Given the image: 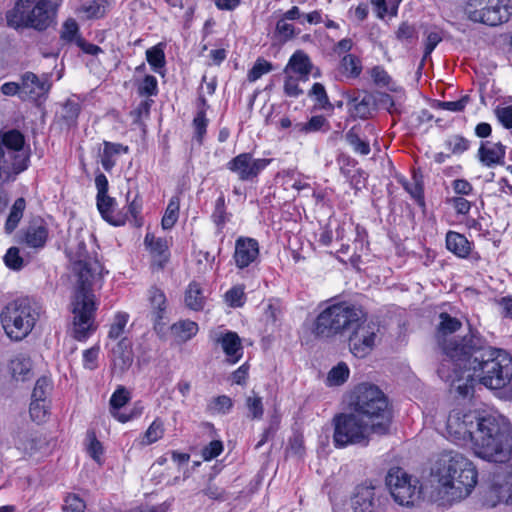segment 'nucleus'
<instances>
[{"mask_svg":"<svg viewBox=\"0 0 512 512\" xmlns=\"http://www.w3.org/2000/svg\"><path fill=\"white\" fill-rule=\"evenodd\" d=\"M445 351L447 359L441 362L437 372L459 395L468 396L477 380L512 398V356L508 352L492 347L474 331L462 340L446 344Z\"/></svg>","mask_w":512,"mask_h":512,"instance_id":"nucleus-1","label":"nucleus"},{"mask_svg":"<svg viewBox=\"0 0 512 512\" xmlns=\"http://www.w3.org/2000/svg\"><path fill=\"white\" fill-rule=\"evenodd\" d=\"M312 332L321 338L348 336L350 352L357 358L369 355L380 340V326L368 320L361 306L339 302L327 306L314 320Z\"/></svg>","mask_w":512,"mask_h":512,"instance_id":"nucleus-2","label":"nucleus"},{"mask_svg":"<svg viewBox=\"0 0 512 512\" xmlns=\"http://www.w3.org/2000/svg\"><path fill=\"white\" fill-rule=\"evenodd\" d=\"M71 269L76 277L72 298V313L74 315V338L82 341L93 330L94 312L96 310L94 290L101 288L103 282V267L92 257L84 242L80 241L75 247L67 249Z\"/></svg>","mask_w":512,"mask_h":512,"instance_id":"nucleus-3","label":"nucleus"},{"mask_svg":"<svg viewBox=\"0 0 512 512\" xmlns=\"http://www.w3.org/2000/svg\"><path fill=\"white\" fill-rule=\"evenodd\" d=\"M437 483V497L442 503H453L468 497L478 481L474 464L458 452L443 453L432 468Z\"/></svg>","mask_w":512,"mask_h":512,"instance_id":"nucleus-4","label":"nucleus"},{"mask_svg":"<svg viewBox=\"0 0 512 512\" xmlns=\"http://www.w3.org/2000/svg\"><path fill=\"white\" fill-rule=\"evenodd\" d=\"M471 447L483 460L509 462L512 460V425L500 414H483Z\"/></svg>","mask_w":512,"mask_h":512,"instance_id":"nucleus-5","label":"nucleus"},{"mask_svg":"<svg viewBox=\"0 0 512 512\" xmlns=\"http://www.w3.org/2000/svg\"><path fill=\"white\" fill-rule=\"evenodd\" d=\"M42 313L41 304L32 298H19L9 303L1 312V323L12 340L27 337Z\"/></svg>","mask_w":512,"mask_h":512,"instance_id":"nucleus-6","label":"nucleus"},{"mask_svg":"<svg viewBox=\"0 0 512 512\" xmlns=\"http://www.w3.org/2000/svg\"><path fill=\"white\" fill-rule=\"evenodd\" d=\"M61 2L62 0H18L15 7L7 13V23L13 28L45 30L54 22Z\"/></svg>","mask_w":512,"mask_h":512,"instance_id":"nucleus-7","label":"nucleus"},{"mask_svg":"<svg viewBox=\"0 0 512 512\" xmlns=\"http://www.w3.org/2000/svg\"><path fill=\"white\" fill-rule=\"evenodd\" d=\"M333 425V442L338 448L367 442L373 433L378 435L386 433L384 422L372 423L352 410L334 416Z\"/></svg>","mask_w":512,"mask_h":512,"instance_id":"nucleus-8","label":"nucleus"},{"mask_svg":"<svg viewBox=\"0 0 512 512\" xmlns=\"http://www.w3.org/2000/svg\"><path fill=\"white\" fill-rule=\"evenodd\" d=\"M349 409L372 423L384 422L386 432L390 424L388 401L378 386L370 383L357 385L350 393Z\"/></svg>","mask_w":512,"mask_h":512,"instance_id":"nucleus-9","label":"nucleus"},{"mask_svg":"<svg viewBox=\"0 0 512 512\" xmlns=\"http://www.w3.org/2000/svg\"><path fill=\"white\" fill-rule=\"evenodd\" d=\"M24 136L17 130L0 134V182L14 180L27 169L29 155L24 149Z\"/></svg>","mask_w":512,"mask_h":512,"instance_id":"nucleus-10","label":"nucleus"},{"mask_svg":"<svg viewBox=\"0 0 512 512\" xmlns=\"http://www.w3.org/2000/svg\"><path fill=\"white\" fill-rule=\"evenodd\" d=\"M386 486L394 502L403 507H414L422 497L420 481L400 467L391 468L386 475Z\"/></svg>","mask_w":512,"mask_h":512,"instance_id":"nucleus-11","label":"nucleus"},{"mask_svg":"<svg viewBox=\"0 0 512 512\" xmlns=\"http://www.w3.org/2000/svg\"><path fill=\"white\" fill-rule=\"evenodd\" d=\"M465 11L471 21L488 26L502 24L512 14L508 0H469Z\"/></svg>","mask_w":512,"mask_h":512,"instance_id":"nucleus-12","label":"nucleus"},{"mask_svg":"<svg viewBox=\"0 0 512 512\" xmlns=\"http://www.w3.org/2000/svg\"><path fill=\"white\" fill-rule=\"evenodd\" d=\"M482 414L474 411H464L461 409L452 410L447 418L446 430L448 436L456 442L471 443L474 441V432H476Z\"/></svg>","mask_w":512,"mask_h":512,"instance_id":"nucleus-13","label":"nucleus"},{"mask_svg":"<svg viewBox=\"0 0 512 512\" xmlns=\"http://www.w3.org/2000/svg\"><path fill=\"white\" fill-rule=\"evenodd\" d=\"M271 162V159L254 158L250 153H241L227 162L226 167L241 181H252Z\"/></svg>","mask_w":512,"mask_h":512,"instance_id":"nucleus-14","label":"nucleus"},{"mask_svg":"<svg viewBox=\"0 0 512 512\" xmlns=\"http://www.w3.org/2000/svg\"><path fill=\"white\" fill-rule=\"evenodd\" d=\"M21 99L22 100H37L49 92L51 83L49 77L43 75L38 77L33 72H26L21 76Z\"/></svg>","mask_w":512,"mask_h":512,"instance_id":"nucleus-15","label":"nucleus"},{"mask_svg":"<svg viewBox=\"0 0 512 512\" xmlns=\"http://www.w3.org/2000/svg\"><path fill=\"white\" fill-rule=\"evenodd\" d=\"M380 505L378 489L371 484H361L355 489L352 498L354 512H376Z\"/></svg>","mask_w":512,"mask_h":512,"instance_id":"nucleus-16","label":"nucleus"},{"mask_svg":"<svg viewBox=\"0 0 512 512\" xmlns=\"http://www.w3.org/2000/svg\"><path fill=\"white\" fill-rule=\"evenodd\" d=\"M499 503L512 505V473L507 475L502 483L494 482L483 496V504L494 508Z\"/></svg>","mask_w":512,"mask_h":512,"instance_id":"nucleus-17","label":"nucleus"},{"mask_svg":"<svg viewBox=\"0 0 512 512\" xmlns=\"http://www.w3.org/2000/svg\"><path fill=\"white\" fill-rule=\"evenodd\" d=\"M259 256V244L253 238L240 237L235 242L234 261L238 268L244 269L255 262Z\"/></svg>","mask_w":512,"mask_h":512,"instance_id":"nucleus-18","label":"nucleus"},{"mask_svg":"<svg viewBox=\"0 0 512 512\" xmlns=\"http://www.w3.org/2000/svg\"><path fill=\"white\" fill-rule=\"evenodd\" d=\"M506 146L501 142H481L477 152L480 163L488 168L502 166L505 163Z\"/></svg>","mask_w":512,"mask_h":512,"instance_id":"nucleus-19","label":"nucleus"},{"mask_svg":"<svg viewBox=\"0 0 512 512\" xmlns=\"http://www.w3.org/2000/svg\"><path fill=\"white\" fill-rule=\"evenodd\" d=\"M461 326H462V323L458 318L452 317L451 315H449L446 312L440 313L439 323L437 325L436 337H437L438 344L440 345V347L445 355H446V351H445L446 344H449L453 341L462 340L466 336V335H464L463 337H460V338H455V337L448 338L449 335L457 332L461 328Z\"/></svg>","mask_w":512,"mask_h":512,"instance_id":"nucleus-20","label":"nucleus"},{"mask_svg":"<svg viewBox=\"0 0 512 512\" xmlns=\"http://www.w3.org/2000/svg\"><path fill=\"white\" fill-rule=\"evenodd\" d=\"M213 340L221 346L228 363L235 364L241 359L243 355V347L241 339L237 333L232 331L220 333L217 334Z\"/></svg>","mask_w":512,"mask_h":512,"instance_id":"nucleus-21","label":"nucleus"},{"mask_svg":"<svg viewBox=\"0 0 512 512\" xmlns=\"http://www.w3.org/2000/svg\"><path fill=\"white\" fill-rule=\"evenodd\" d=\"M113 374L121 377L133 363V352L128 340H120L112 349Z\"/></svg>","mask_w":512,"mask_h":512,"instance_id":"nucleus-22","label":"nucleus"},{"mask_svg":"<svg viewBox=\"0 0 512 512\" xmlns=\"http://www.w3.org/2000/svg\"><path fill=\"white\" fill-rule=\"evenodd\" d=\"M313 69V64L309 56L302 50H297L289 59L284 68L285 74L294 73L303 81L308 80V76Z\"/></svg>","mask_w":512,"mask_h":512,"instance_id":"nucleus-23","label":"nucleus"},{"mask_svg":"<svg viewBox=\"0 0 512 512\" xmlns=\"http://www.w3.org/2000/svg\"><path fill=\"white\" fill-rule=\"evenodd\" d=\"M115 205V199L108 195L97 197V208L103 219L114 226L124 225L126 216L116 212Z\"/></svg>","mask_w":512,"mask_h":512,"instance_id":"nucleus-24","label":"nucleus"},{"mask_svg":"<svg viewBox=\"0 0 512 512\" xmlns=\"http://www.w3.org/2000/svg\"><path fill=\"white\" fill-rule=\"evenodd\" d=\"M48 238V229L46 224L40 221H34L25 229L23 241L32 248H41L45 245Z\"/></svg>","mask_w":512,"mask_h":512,"instance_id":"nucleus-25","label":"nucleus"},{"mask_svg":"<svg viewBox=\"0 0 512 512\" xmlns=\"http://www.w3.org/2000/svg\"><path fill=\"white\" fill-rule=\"evenodd\" d=\"M13 442L15 448L24 456L33 455L39 449L40 443L37 435L27 429L18 430L13 437Z\"/></svg>","mask_w":512,"mask_h":512,"instance_id":"nucleus-26","label":"nucleus"},{"mask_svg":"<svg viewBox=\"0 0 512 512\" xmlns=\"http://www.w3.org/2000/svg\"><path fill=\"white\" fill-rule=\"evenodd\" d=\"M446 248L459 258H467L472 250L471 242L455 231H448L445 238Z\"/></svg>","mask_w":512,"mask_h":512,"instance_id":"nucleus-27","label":"nucleus"},{"mask_svg":"<svg viewBox=\"0 0 512 512\" xmlns=\"http://www.w3.org/2000/svg\"><path fill=\"white\" fill-rule=\"evenodd\" d=\"M9 371L15 381L24 382L32 377V363L25 354H18L9 363Z\"/></svg>","mask_w":512,"mask_h":512,"instance_id":"nucleus-28","label":"nucleus"},{"mask_svg":"<svg viewBox=\"0 0 512 512\" xmlns=\"http://www.w3.org/2000/svg\"><path fill=\"white\" fill-rule=\"evenodd\" d=\"M148 300L151 306L152 320L156 328L164 318L166 312V296L162 290L152 287L148 292Z\"/></svg>","mask_w":512,"mask_h":512,"instance_id":"nucleus-29","label":"nucleus"},{"mask_svg":"<svg viewBox=\"0 0 512 512\" xmlns=\"http://www.w3.org/2000/svg\"><path fill=\"white\" fill-rule=\"evenodd\" d=\"M107 7V0H93L82 4L78 12L87 20L100 19L107 13Z\"/></svg>","mask_w":512,"mask_h":512,"instance_id":"nucleus-30","label":"nucleus"},{"mask_svg":"<svg viewBox=\"0 0 512 512\" xmlns=\"http://www.w3.org/2000/svg\"><path fill=\"white\" fill-rule=\"evenodd\" d=\"M172 334L181 342H186L198 332V324L191 320H180L171 326Z\"/></svg>","mask_w":512,"mask_h":512,"instance_id":"nucleus-31","label":"nucleus"},{"mask_svg":"<svg viewBox=\"0 0 512 512\" xmlns=\"http://www.w3.org/2000/svg\"><path fill=\"white\" fill-rule=\"evenodd\" d=\"M165 433L164 423L160 418H156L144 432L140 444L142 446L151 445L162 439Z\"/></svg>","mask_w":512,"mask_h":512,"instance_id":"nucleus-32","label":"nucleus"},{"mask_svg":"<svg viewBox=\"0 0 512 512\" xmlns=\"http://www.w3.org/2000/svg\"><path fill=\"white\" fill-rule=\"evenodd\" d=\"M26 207L25 199L20 197L15 200L11 207L10 213L5 223V229L8 233H11L18 226Z\"/></svg>","mask_w":512,"mask_h":512,"instance_id":"nucleus-33","label":"nucleus"},{"mask_svg":"<svg viewBox=\"0 0 512 512\" xmlns=\"http://www.w3.org/2000/svg\"><path fill=\"white\" fill-rule=\"evenodd\" d=\"M185 303L188 308L199 311L204 307V297L197 283H190L185 293Z\"/></svg>","mask_w":512,"mask_h":512,"instance_id":"nucleus-34","label":"nucleus"},{"mask_svg":"<svg viewBox=\"0 0 512 512\" xmlns=\"http://www.w3.org/2000/svg\"><path fill=\"white\" fill-rule=\"evenodd\" d=\"M350 370L346 363L340 362L333 367L326 378V384L330 387L340 386L349 378Z\"/></svg>","mask_w":512,"mask_h":512,"instance_id":"nucleus-35","label":"nucleus"},{"mask_svg":"<svg viewBox=\"0 0 512 512\" xmlns=\"http://www.w3.org/2000/svg\"><path fill=\"white\" fill-rule=\"evenodd\" d=\"M180 208V199L178 196H173L167 205L166 211L161 221L163 229H171L178 220Z\"/></svg>","mask_w":512,"mask_h":512,"instance_id":"nucleus-36","label":"nucleus"},{"mask_svg":"<svg viewBox=\"0 0 512 512\" xmlns=\"http://www.w3.org/2000/svg\"><path fill=\"white\" fill-rule=\"evenodd\" d=\"M378 18L396 16L401 0H370Z\"/></svg>","mask_w":512,"mask_h":512,"instance_id":"nucleus-37","label":"nucleus"},{"mask_svg":"<svg viewBox=\"0 0 512 512\" xmlns=\"http://www.w3.org/2000/svg\"><path fill=\"white\" fill-rule=\"evenodd\" d=\"M343 74L350 78H357L362 71L361 61L352 54L345 55L340 62Z\"/></svg>","mask_w":512,"mask_h":512,"instance_id":"nucleus-38","label":"nucleus"},{"mask_svg":"<svg viewBox=\"0 0 512 512\" xmlns=\"http://www.w3.org/2000/svg\"><path fill=\"white\" fill-rule=\"evenodd\" d=\"M370 75L377 86L387 87L394 92L401 90V88L392 81L389 74L381 66L373 67L370 71Z\"/></svg>","mask_w":512,"mask_h":512,"instance_id":"nucleus-39","label":"nucleus"},{"mask_svg":"<svg viewBox=\"0 0 512 512\" xmlns=\"http://www.w3.org/2000/svg\"><path fill=\"white\" fill-rule=\"evenodd\" d=\"M245 405L249 411V417L251 419H261L264 414V407L262 397L259 396L254 390L251 394L246 397Z\"/></svg>","mask_w":512,"mask_h":512,"instance_id":"nucleus-40","label":"nucleus"},{"mask_svg":"<svg viewBox=\"0 0 512 512\" xmlns=\"http://www.w3.org/2000/svg\"><path fill=\"white\" fill-rule=\"evenodd\" d=\"M146 59L155 72H159L165 65V54L162 44H158L146 51Z\"/></svg>","mask_w":512,"mask_h":512,"instance_id":"nucleus-41","label":"nucleus"},{"mask_svg":"<svg viewBox=\"0 0 512 512\" xmlns=\"http://www.w3.org/2000/svg\"><path fill=\"white\" fill-rule=\"evenodd\" d=\"M353 114L356 117L366 119L371 115V110L374 105V99L371 95H365L362 99L353 100Z\"/></svg>","mask_w":512,"mask_h":512,"instance_id":"nucleus-42","label":"nucleus"},{"mask_svg":"<svg viewBox=\"0 0 512 512\" xmlns=\"http://www.w3.org/2000/svg\"><path fill=\"white\" fill-rule=\"evenodd\" d=\"M345 138L349 145L353 148L354 152L360 155H368L370 153L369 143L360 139L353 128L346 133Z\"/></svg>","mask_w":512,"mask_h":512,"instance_id":"nucleus-43","label":"nucleus"},{"mask_svg":"<svg viewBox=\"0 0 512 512\" xmlns=\"http://www.w3.org/2000/svg\"><path fill=\"white\" fill-rule=\"evenodd\" d=\"M309 97L313 98L316 105L321 109L332 108V104L329 101L325 87L321 83H314L311 90L308 93Z\"/></svg>","mask_w":512,"mask_h":512,"instance_id":"nucleus-44","label":"nucleus"},{"mask_svg":"<svg viewBox=\"0 0 512 512\" xmlns=\"http://www.w3.org/2000/svg\"><path fill=\"white\" fill-rule=\"evenodd\" d=\"M48 401L32 399L29 413L33 421L37 423L44 422L48 415Z\"/></svg>","mask_w":512,"mask_h":512,"instance_id":"nucleus-45","label":"nucleus"},{"mask_svg":"<svg viewBox=\"0 0 512 512\" xmlns=\"http://www.w3.org/2000/svg\"><path fill=\"white\" fill-rule=\"evenodd\" d=\"M287 21L284 17H281L275 27V35L283 42H287L297 35L294 25Z\"/></svg>","mask_w":512,"mask_h":512,"instance_id":"nucleus-46","label":"nucleus"},{"mask_svg":"<svg viewBox=\"0 0 512 512\" xmlns=\"http://www.w3.org/2000/svg\"><path fill=\"white\" fill-rule=\"evenodd\" d=\"M52 390V382L47 377H41L36 381L32 392V399L48 401V396Z\"/></svg>","mask_w":512,"mask_h":512,"instance_id":"nucleus-47","label":"nucleus"},{"mask_svg":"<svg viewBox=\"0 0 512 512\" xmlns=\"http://www.w3.org/2000/svg\"><path fill=\"white\" fill-rule=\"evenodd\" d=\"M470 102L471 97L466 94L456 101H437L436 107L451 112H462Z\"/></svg>","mask_w":512,"mask_h":512,"instance_id":"nucleus-48","label":"nucleus"},{"mask_svg":"<svg viewBox=\"0 0 512 512\" xmlns=\"http://www.w3.org/2000/svg\"><path fill=\"white\" fill-rule=\"evenodd\" d=\"M130 398V392L124 386H119L110 398V410H120Z\"/></svg>","mask_w":512,"mask_h":512,"instance_id":"nucleus-49","label":"nucleus"},{"mask_svg":"<svg viewBox=\"0 0 512 512\" xmlns=\"http://www.w3.org/2000/svg\"><path fill=\"white\" fill-rule=\"evenodd\" d=\"M87 452L91 456L93 460H95L97 463H101V456L103 454V446L101 442L96 438V435L94 432H88L87 433Z\"/></svg>","mask_w":512,"mask_h":512,"instance_id":"nucleus-50","label":"nucleus"},{"mask_svg":"<svg viewBox=\"0 0 512 512\" xmlns=\"http://www.w3.org/2000/svg\"><path fill=\"white\" fill-rule=\"evenodd\" d=\"M80 106L78 103L73 101H67L61 110V118L66 122L68 126L73 125L79 115Z\"/></svg>","mask_w":512,"mask_h":512,"instance_id":"nucleus-51","label":"nucleus"},{"mask_svg":"<svg viewBox=\"0 0 512 512\" xmlns=\"http://www.w3.org/2000/svg\"><path fill=\"white\" fill-rule=\"evenodd\" d=\"M272 70V64L264 59H258L248 72L247 78L250 82H255L264 74Z\"/></svg>","mask_w":512,"mask_h":512,"instance_id":"nucleus-52","label":"nucleus"},{"mask_svg":"<svg viewBox=\"0 0 512 512\" xmlns=\"http://www.w3.org/2000/svg\"><path fill=\"white\" fill-rule=\"evenodd\" d=\"M446 145L451 153L462 154L469 149L470 142L461 135H453L447 139Z\"/></svg>","mask_w":512,"mask_h":512,"instance_id":"nucleus-53","label":"nucleus"},{"mask_svg":"<svg viewBox=\"0 0 512 512\" xmlns=\"http://www.w3.org/2000/svg\"><path fill=\"white\" fill-rule=\"evenodd\" d=\"M85 509L84 500L76 494H68L62 507L63 512H85Z\"/></svg>","mask_w":512,"mask_h":512,"instance_id":"nucleus-54","label":"nucleus"},{"mask_svg":"<svg viewBox=\"0 0 512 512\" xmlns=\"http://www.w3.org/2000/svg\"><path fill=\"white\" fill-rule=\"evenodd\" d=\"M4 262L10 269L19 270L23 267L24 261L19 254V249L17 247H11L4 256Z\"/></svg>","mask_w":512,"mask_h":512,"instance_id":"nucleus-55","label":"nucleus"},{"mask_svg":"<svg viewBox=\"0 0 512 512\" xmlns=\"http://www.w3.org/2000/svg\"><path fill=\"white\" fill-rule=\"evenodd\" d=\"M79 27L74 19H68L65 21L61 31V38L67 42H76L79 36Z\"/></svg>","mask_w":512,"mask_h":512,"instance_id":"nucleus-56","label":"nucleus"},{"mask_svg":"<svg viewBox=\"0 0 512 512\" xmlns=\"http://www.w3.org/2000/svg\"><path fill=\"white\" fill-rule=\"evenodd\" d=\"M446 203L451 205L457 215H466L471 209V202L465 199L463 196H454L447 198Z\"/></svg>","mask_w":512,"mask_h":512,"instance_id":"nucleus-57","label":"nucleus"},{"mask_svg":"<svg viewBox=\"0 0 512 512\" xmlns=\"http://www.w3.org/2000/svg\"><path fill=\"white\" fill-rule=\"evenodd\" d=\"M144 242L150 251L157 255H163L167 250L166 241L162 238H156L153 234H146Z\"/></svg>","mask_w":512,"mask_h":512,"instance_id":"nucleus-58","label":"nucleus"},{"mask_svg":"<svg viewBox=\"0 0 512 512\" xmlns=\"http://www.w3.org/2000/svg\"><path fill=\"white\" fill-rule=\"evenodd\" d=\"M225 298L231 307H241L244 304V290L235 286L226 292Z\"/></svg>","mask_w":512,"mask_h":512,"instance_id":"nucleus-59","label":"nucleus"},{"mask_svg":"<svg viewBox=\"0 0 512 512\" xmlns=\"http://www.w3.org/2000/svg\"><path fill=\"white\" fill-rule=\"evenodd\" d=\"M299 80V77L295 78L290 74H286L284 80V93L287 96L296 98L303 93L298 84Z\"/></svg>","mask_w":512,"mask_h":512,"instance_id":"nucleus-60","label":"nucleus"},{"mask_svg":"<svg viewBox=\"0 0 512 512\" xmlns=\"http://www.w3.org/2000/svg\"><path fill=\"white\" fill-rule=\"evenodd\" d=\"M442 41V36L438 31H428L426 33L425 49L423 61L430 56L435 47Z\"/></svg>","mask_w":512,"mask_h":512,"instance_id":"nucleus-61","label":"nucleus"},{"mask_svg":"<svg viewBox=\"0 0 512 512\" xmlns=\"http://www.w3.org/2000/svg\"><path fill=\"white\" fill-rule=\"evenodd\" d=\"M495 116L506 129H512V106L496 107Z\"/></svg>","mask_w":512,"mask_h":512,"instance_id":"nucleus-62","label":"nucleus"},{"mask_svg":"<svg viewBox=\"0 0 512 512\" xmlns=\"http://www.w3.org/2000/svg\"><path fill=\"white\" fill-rule=\"evenodd\" d=\"M222 451V442L219 440H214L203 448L201 455L205 461H209L219 456L222 453Z\"/></svg>","mask_w":512,"mask_h":512,"instance_id":"nucleus-63","label":"nucleus"},{"mask_svg":"<svg viewBox=\"0 0 512 512\" xmlns=\"http://www.w3.org/2000/svg\"><path fill=\"white\" fill-rule=\"evenodd\" d=\"M139 94L153 96L157 94V79L152 75H147L138 88Z\"/></svg>","mask_w":512,"mask_h":512,"instance_id":"nucleus-64","label":"nucleus"}]
</instances>
